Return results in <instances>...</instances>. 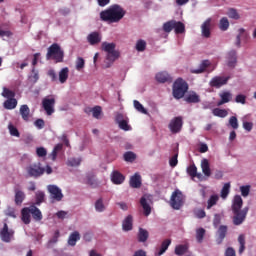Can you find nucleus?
<instances>
[{
	"instance_id": "obj_15",
	"label": "nucleus",
	"mask_w": 256,
	"mask_h": 256,
	"mask_svg": "<svg viewBox=\"0 0 256 256\" xmlns=\"http://www.w3.org/2000/svg\"><path fill=\"white\" fill-rule=\"evenodd\" d=\"M155 79L158 83H172V78L167 72H159L156 74Z\"/></svg>"
},
{
	"instance_id": "obj_57",
	"label": "nucleus",
	"mask_w": 256,
	"mask_h": 256,
	"mask_svg": "<svg viewBox=\"0 0 256 256\" xmlns=\"http://www.w3.org/2000/svg\"><path fill=\"white\" fill-rule=\"evenodd\" d=\"M229 125L231 126L232 129L237 130L239 127L238 120L236 116H231L229 119Z\"/></svg>"
},
{
	"instance_id": "obj_49",
	"label": "nucleus",
	"mask_w": 256,
	"mask_h": 256,
	"mask_svg": "<svg viewBox=\"0 0 256 256\" xmlns=\"http://www.w3.org/2000/svg\"><path fill=\"white\" fill-rule=\"evenodd\" d=\"M218 200H219V197L217 195H211V197L208 200L207 209L210 210L213 206H215Z\"/></svg>"
},
{
	"instance_id": "obj_42",
	"label": "nucleus",
	"mask_w": 256,
	"mask_h": 256,
	"mask_svg": "<svg viewBox=\"0 0 256 256\" xmlns=\"http://www.w3.org/2000/svg\"><path fill=\"white\" fill-rule=\"evenodd\" d=\"M174 29L176 35H181L185 31V25L182 22L175 21Z\"/></svg>"
},
{
	"instance_id": "obj_40",
	"label": "nucleus",
	"mask_w": 256,
	"mask_h": 256,
	"mask_svg": "<svg viewBox=\"0 0 256 256\" xmlns=\"http://www.w3.org/2000/svg\"><path fill=\"white\" fill-rule=\"evenodd\" d=\"M173 152H174V155L169 160V165L170 167L175 168L178 164V148H175Z\"/></svg>"
},
{
	"instance_id": "obj_2",
	"label": "nucleus",
	"mask_w": 256,
	"mask_h": 256,
	"mask_svg": "<svg viewBox=\"0 0 256 256\" xmlns=\"http://www.w3.org/2000/svg\"><path fill=\"white\" fill-rule=\"evenodd\" d=\"M102 21H109L110 23H119L123 17H125V10L121 6L115 4L108 10L100 13Z\"/></svg>"
},
{
	"instance_id": "obj_7",
	"label": "nucleus",
	"mask_w": 256,
	"mask_h": 256,
	"mask_svg": "<svg viewBox=\"0 0 256 256\" xmlns=\"http://www.w3.org/2000/svg\"><path fill=\"white\" fill-rule=\"evenodd\" d=\"M184 204V197L180 190H175L170 199V205L174 210H180Z\"/></svg>"
},
{
	"instance_id": "obj_55",
	"label": "nucleus",
	"mask_w": 256,
	"mask_h": 256,
	"mask_svg": "<svg viewBox=\"0 0 256 256\" xmlns=\"http://www.w3.org/2000/svg\"><path fill=\"white\" fill-rule=\"evenodd\" d=\"M251 186L250 185H243L240 187V192L244 198L248 197L250 193Z\"/></svg>"
},
{
	"instance_id": "obj_58",
	"label": "nucleus",
	"mask_w": 256,
	"mask_h": 256,
	"mask_svg": "<svg viewBox=\"0 0 256 256\" xmlns=\"http://www.w3.org/2000/svg\"><path fill=\"white\" fill-rule=\"evenodd\" d=\"M146 49V42L144 40H138L136 43V50L139 52L145 51Z\"/></svg>"
},
{
	"instance_id": "obj_62",
	"label": "nucleus",
	"mask_w": 256,
	"mask_h": 256,
	"mask_svg": "<svg viewBox=\"0 0 256 256\" xmlns=\"http://www.w3.org/2000/svg\"><path fill=\"white\" fill-rule=\"evenodd\" d=\"M32 75L30 76V81L32 83H37L39 81V72L35 71V68L32 69Z\"/></svg>"
},
{
	"instance_id": "obj_18",
	"label": "nucleus",
	"mask_w": 256,
	"mask_h": 256,
	"mask_svg": "<svg viewBox=\"0 0 256 256\" xmlns=\"http://www.w3.org/2000/svg\"><path fill=\"white\" fill-rule=\"evenodd\" d=\"M21 219L25 225L31 223V208L25 207L21 210Z\"/></svg>"
},
{
	"instance_id": "obj_6",
	"label": "nucleus",
	"mask_w": 256,
	"mask_h": 256,
	"mask_svg": "<svg viewBox=\"0 0 256 256\" xmlns=\"http://www.w3.org/2000/svg\"><path fill=\"white\" fill-rule=\"evenodd\" d=\"M47 75L48 77H50L52 82H56L59 80V83H67V80L69 79V68H62L58 74V77L57 73L53 69L48 70Z\"/></svg>"
},
{
	"instance_id": "obj_5",
	"label": "nucleus",
	"mask_w": 256,
	"mask_h": 256,
	"mask_svg": "<svg viewBox=\"0 0 256 256\" xmlns=\"http://www.w3.org/2000/svg\"><path fill=\"white\" fill-rule=\"evenodd\" d=\"M188 88V84L184 79L177 78L173 83V97L176 100L182 99L188 91Z\"/></svg>"
},
{
	"instance_id": "obj_24",
	"label": "nucleus",
	"mask_w": 256,
	"mask_h": 256,
	"mask_svg": "<svg viewBox=\"0 0 256 256\" xmlns=\"http://www.w3.org/2000/svg\"><path fill=\"white\" fill-rule=\"evenodd\" d=\"M30 213H31L34 221H42L43 220V213H41V210L39 208H37L36 206H30Z\"/></svg>"
},
{
	"instance_id": "obj_28",
	"label": "nucleus",
	"mask_w": 256,
	"mask_h": 256,
	"mask_svg": "<svg viewBox=\"0 0 256 256\" xmlns=\"http://www.w3.org/2000/svg\"><path fill=\"white\" fill-rule=\"evenodd\" d=\"M15 204L22 205L23 201H25V192L19 189H15Z\"/></svg>"
},
{
	"instance_id": "obj_11",
	"label": "nucleus",
	"mask_w": 256,
	"mask_h": 256,
	"mask_svg": "<svg viewBox=\"0 0 256 256\" xmlns=\"http://www.w3.org/2000/svg\"><path fill=\"white\" fill-rule=\"evenodd\" d=\"M230 77H224V76H215L212 78V80L210 81V86L212 88H216V89H220L221 87L227 85L228 81H229Z\"/></svg>"
},
{
	"instance_id": "obj_37",
	"label": "nucleus",
	"mask_w": 256,
	"mask_h": 256,
	"mask_svg": "<svg viewBox=\"0 0 256 256\" xmlns=\"http://www.w3.org/2000/svg\"><path fill=\"white\" fill-rule=\"evenodd\" d=\"M187 174L192 178L197 177L198 179H200V177H201V174H197V167L194 164L190 165L187 168Z\"/></svg>"
},
{
	"instance_id": "obj_60",
	"label": "nucleus",
	"mask_w": 256,
	"mask_h": 256,
	"mask_svg": "<svg viewBox=\"0 0 256 256\" xmlns=\"http://www.w3.org/2000/svg\"><path fill=\"white\" fill-rule=\"evenodd\" d=\"M85 67V60L82 57L77 58L76 60V69L77 71H81Z\"/></svg>"
},
{
	"instance_id": "obj_39",
	"label": "nucleus",
	"mask_w": 256,
	"mask_h": 256,
	"mask_svg": "<svg viewBox=\"0 0 256 256\" xmlns=\"http://www.w3.org/2000/svg\"><path fill=\"white\" fill-rule=\"evenodd\" d=\"M63 150V144H57L54 149L52 150L51 154H50V158L53 160V161H56L57 159V155L59 153V151H62Z\"/></svg>"
},
{
	"instance_id": "obj_34",
	"label": "nucleus",
	"mask_w": 256,
	"mask_h": 256,
	"mask_svg": "<svg viewBox=\"0 0 256 256\" xmlns=\"http://www.w3.org/2000/svg\"><path fill=\"white\" fill-rule=\"evenodd\" d=\"M202 172L206 177L211 176L210 165L207 159H203L201 163Z\"/></svg>"
},
{
	"instance_id": "obj_9",
	"label": "nucleus",
	"mask_w": 256,
	"mask_h": 256,
	"mask_svg": "<svg viewBox=\"0 0 256 256\" xmlns=\"http://www.w3.org/2000/svg\"><path fill=\"white\" fill-rule=\"evenodd\" d=\"M14 235L15 231L13 229H9V225H7V223H4V226L0 231L1 241H3L4 243H11V239H13Z\"/></svg>"
},
{
	"instance_id": "obj_61",
	"label": "nucleus",
	"mask_w": 256,
	"mask_h": 256,
	"mask_svg": "<svg viewBox=\"0 0 256 256\" xmlns=\"http://www.w3.org/2000/svg\"><path fill=\"white\" fill-rule=\"evenodd\" d=\"M119 128L123 131H129L131 130V126H129V122L127 120L121 121L119 124Z\"/></svg>"
},
{
	"instance_id": "obj_29",
	"label": "nucleus",
	"mask_w": 256,
	"mask_h": 256,
	"mask_svg": "<svg viewBox=\"0 0 256 256\" xmlns=\"http://www.w3.org/2000/svg\"><path fill=\"white\" fill-rule=\"evenodd\" d=\"M210 62L209 60H203L198 69H193L191 70V73H195L196 75H198L199 73H204V71H206L207 67H209Z\"/></svg>"
},
{
	"instance_id": "obj_22",
	"label": "nucleus",
	"mask_w": 256,
	"mask_h": 256,
	"mask_svg": "<svg viewBox=\"0 0 256 256\" xmlns=\"http://www.w3.org/2000/svg\"><path fill=\"white\" fill-rule=\"evenodd\" d=\"M81 240V234H79L78 231H74L70 234L69 238H68V245H70V247H75L77 245V241Z\"/></svg>"
},
{
	"instance_id": "obj_44",
	"label": "nucleus",
	"mask_w": 256,
	"mask_h": 256,
	"mask_svg": "<svg viewBox=\"0 0 256 256\" xmlns=\"http://www.w3.org/2000/svg\"><path fill=\"white\" fill-rule=\"evenodd\" d=\"M2 97L5 99H15V92L9 90V88H3Z\"/></svg>"
},
{
	"instance_id": "obj_50",
	"label": "nucleus",
	"mask_w": 256,
	"mask_h": 256,
	"mask_svg": "<svg viewBox=\"0 0 256 256\" xmlns=\"http://www.w3.org/2000/svg\"><path fill=\"white\" fill-rule=\"evenodd\" d=\"M87 185H90V187L95 188L96 182H95V174L94 173H88L87 175Z\"/></svg>"
},
{
	"instance_id": "obj_51",
	"label": "nucleus",
	"mask_w": 256,
	"mask_h": 256,
	"mask_svg": "<svg viewBox=\"0 0 256 256\" xmlns=\"http://www.w3.org/2000/svg\"><path fill=\"white\" fill-rule=\"evenodd\" d=\"M228 27H229V21L226 17H223L220 20L219 29H221V31H227Z\"/></svg>"
},
{
	"instance_id": "obj_38",
	"label": "nucleus",
	"mask_w": 256,
	"mask_h": 256,
	"mask_svg": "<svg viewBox=\"0 0 256 256\" xmlns=\"http://www.w3.org/2000/svg\"><path fill=\"white\" fill-rule=\"evenodd\" d=\"M188 250V245L180 244L175 247V254L177 256H183Z\"/></svg>"
},
{
	"instance_id": "obj_59",
	"label": "nucleus",
	"mask_w": 256,
	"mask_h": 256,
	"mask_svg": "<svg viewBox=\"0 0 256 256\" xmlns=\"http://www.w3.org/2000/svg\"><path fill=\"white\" fill-rule=\"evenodd\" d=\"M8 129L10 131V135H12V137H20V133L19 130L17 129V127L13 126V125H9Z\"/></svg>"
},
{
	"instance_id": "obj_48",
	"label": "nucleus",
	"mask_w": 256,
	"mask_h": 256,
	"mask_svg": "<svg viewBox=\"0 0 256 256\" xmlns=\"http://www.w3.org/2000/svg\"><path fill=\"white\" fill-rule=\"evenodd\" d=\"M134 108L141 114H144V115H147L148 112L147 110L142 106V104L137 101V100H134Z\"/></svg>"
},
{
	"instance_id": "obj_1",
	"label": "nucleus",
	"mask_w": 256,
	"mask_h": 256,
	"mask_svg": "<svg viewBox=\"0 0 256 256\" xmlns=\"http://www.w3.org/2000/svg\"><path fill=\"white\" fill-rule=\"evenodd\" d=\"M243 206V199L240 195H235L233 202H232V212H233V224L235 226H240L246 219V216L249 212V207Z\"/></svg>"
},
{
	"instance_id": "obj_36",
	"label": "nucleus",
	"mask_w": 256,
	"mask_h": 256,
	"mask_svg": "<svg viewBox=\"0 0 256 256\" xmlns=\"http://www.w3.org/2000/svg\"><path fill=\"white\" fill-rule=\"evenodd\" d=\"M171 245V239H165L160 247V250L158 251L157 255L162 256L168 249V247Z\"/></svg>"
},
{
	"instance_id": "obj_47",
	"label": "nucleus",
	"mask_w": 256,
	"mask_h": 256,
	"mask_svg": "<svg viewBox=\"0 0 256 256\" xmlns=\"http://www.w3.org/2000/svg\"><path fill=\"white\" fill-rule=\"evenodd\" d=\"M137 159V155H135L133 152L128 151L124 154V160L129 163H133L134 160Z\"/></svg>"
},
{
	"instance_id": "obj_3",
	"label": "nucleus",
	"mask_w": 256,
	"mask_h": 256,
	"mask_svg": "<svg viewBox=\"0 0 256 256\" xmlns=\"http://www.w3.org/2000/svg\"><path fill=\"white\" fill-rule=\"evenodd\" d=\"M117 45L115 43H108L103 42L102 43V51H105L106 53V61H105V67L109 68L117 59H119V51L115 50Z\"/></svg>"
},
{
	"instance_id": "obj_23",
	"label": "nucleus",
	"mask_w": 256,
	"mask_h": 256,
	"mask_svg": "<svg viewBox=\"0 0 256 256\" xmlns=\"http://www.w3.org/2000/svg\"><path fill=\"white\" fill-rule=\"evenodd\" d=\"M140 205L142 209L144 210V215L148 217L151 214V206L147 202L146 195L142 196L140 198Z\"/></svg>"
},
{
	"instance_id": "obj_45",
	"label": "nucleus",
	"mask_w": 256,
	"mask_h": 256,
	"mask_svg": "<svg viewBox=\"0 0 256 256\" xmlns=\"http://www.w3.org/2000/svg\"><path fill=\"white\" fill-rule=\"evenodd\" d=\"M67 165L69 167H79V165H81V158H69Z\"/></svg>"
},
{
	"instance_id": "obj_8",
	"label": "nucleus",
	"mask_w": 256,
	"mask_h": 256,
	"mask_svg": "<svg viewBox=\"0 0 256 256\" xmlns=\"http://www.w3.org/2000/svg\"><path fill=\"white\" fill-rule=\"evenodd\" d=\"M183 127V119L181 116L174 117L169 125L168 128L172 134H178L180 133L181 129Z\"/></svg>"
},
{
	"instance_id": "obj_17",
	"label": "nucleus",
	"mask_w": 256,
	"mask_h": 256,
	"mask_svg": "<svg viewBox=\"0 0 256 256\" xmlns=\"http://www.w3.org/2000/svg\"><path fill=\"white\" fill-rule=\"evenodd\" d=\"M228 231V227L226 225H221L218 228V238L216 240L217 245H221L224 239L226 238V234Z\"/></svg>"
},
{
	"instance_id": "obj_43",
	"label": "nucleus",
	"mask_w": 256,
	"mask_h": 256,
	"mask_svg": "<svg viewBox=\"0 0 256 256\" xmlns=\"http://www.w3.org/2000/svg\"><path fill=\"white\" fill-rule=\"evenodd\" d=\"M174 25H175V20H170V21L164 23L163 31H165V33H171L172 30L174 29Z\"/></svg>"
},
{
	"instance_id": "obj_16",
	"label": "nucleus",
	"mask_w": 256,
	"mask_h": 256,
	"mask_svg": "<svg viewBox=\"0 0 256 256\" xmlns=\"http://www.w3.org/2000/svg\"><path fill=\"white\" fill-rule=\"evenodd\" d=\"M142 185L141 176L139 173H135L130 177V187L133 189H139Z\"/></svg>"
},
{
	"instance_id": "obj_35",
	"label": "nucleus",
	"mask_w": 256,
	"mask_h": 256,
	"mask_svg": "<svg viewBox=\"0 0 256 256\" xmlns=\"http://www.w3.org/2000/svg\"><path fill=\"white\" fill-rule=\"evenodd\" d=\"M17 107V99L9 98L4 102V109L13 110Z\"/></svg>"
},
{
	"instance_id": "obj_25",
	"label": "nucleus",
	"mask_w": 256,
	"mask_h": 256,
	"mask_svg": "<svg viewBox=\"0 0 256 256\" xmlns=\"http://www.w3.org/2000/svg\"><path fill=\"white\" fill-rule=\"evenodd\" d=\"M185 101L188 104H198L201 102L200 96L196 92H190L187 97L185 98Z\"/></svg>"
},
{
	"instance_id": "obj_31",
	"label": "nucleus",
	"mask_w": 256,
	"mask_h": 256,
	"mask_svg": "<svg viewBox=\"0 0 256 256\" xmlns=\"http://www.w3.org/2000/svg\"><path fill=\"white\" fill-rule=\"evenodd\" d=\"M212 114L214 117L224 119L228 116V111L226 109L214 108Z\"/></svg>"
},
{
	"instance_id": "obj_27",
	"label": "nucleus",
	"mask_w": 256,
	"mask_h": 256,
	"mask_svg": "<svg viewBox=\"0 0 256 256\" xmlns=\"http://www.w3.org/2000/svg\"><path fill=\"white\" fill-rule=\"evenodd\" d=\"M20 115L23 121H29V117H31V109L27 104L20 106Z\"/></svg>"
},
{
	"instance_id": "obj_19",
	"label": "nucleus",
	"mask_w": 256,
	"mask_h": 256,
	"mask_svg": "<svg viewBox=\"0 0 256 256\" xmlns=\"http://www.w3.org/2000/svg\"><path fill=\"white\" fill-rule=\"evenodd\" d=\"M227 59H228V62H227L228 67H230L231 69H234V67H236V65H237V53H236V51L231 50L228 53Z\"/></svg>"
},
{
	"instance_id": "obj_14",
	"label": "nucleus",
	"mask_w": 256,
	"mask_h": 256,
	"mask_svg": "<svg viewBox=\"0 0 256 256\" xmlns=\"http://www.w3.org/2000/svg\"><path fill=\"white\" fill-rule=\"evenodd\" d=\"M220 101L217 102V107H221L232 100V94L229 91H224L219 94Z\"/></svg>"
},
{
	"instance_id": "obj_13",
	"label": "nucleus",
	"mask_w": 256,
	"mask_h": 256,
	"mask_svg": "<svg viewBox=\"0 0 256 256\" xmlns=\"http://www.w3.org/2000/svg\"><path fill=\"white\" fill-rule=\"evenodd\" d=\"M48 192L50 193L51 198L54 199V201H61L63 199V192H61V189L58 188L56 185H49Z\"/></svg>"
},
{
	"instance_id": "obj_33",
	"label": "nucleus",
	"mask_w": 256,
	"mask_h": 256,
	"mask_svg": "<svg viewBox=\"0 0 256 256\" xmlns=\"http://www.w3.org/2000/svg\"><path fill=\"white\" fill-rule=\"evenodd\" d=\"M59 237H61V233L59 232V230H56L52 238L48 241L47 248L51 249V247H53L56 243H58Z\"/></svg>"
},
{
	"instance_id": "obj_46",
	"label": "nucleus",
	"mask_w": 256,
	"mask_h": 256,
	"mask_svg": "<svg viewBox=\"0 0 256 256\" xmlns=\"http://www.w3.org/2000/svg\"><path fill=\"white\" fill-rule=\"evenodd\" d=\"M205 233L206 231L202 227L196 230V239L198 243H202Z\"/></svg>"
},
{
	"instance_id": "obj_41",
	"label": "nucleus",
	"mask_w": 256,
	"mask_h": 256,
	"mask_svg": "<svg viewBox=\"0 0 256 256\" xmlns=\"http://www.w3.org/2000/svg\"><path fill=\"white\" fill-rule=\"evenodd\" d=\"M230 188H231V185L228 182V183H225L223 188L221 189V198L223 200H225L228 197V195L230 193Z\"/></svg>"
},
{
	"instance_id": "obj_26",
	"label": "nucleus",
	"mask_w": 256,
	"mask_h": 256,
	"mask_svg": "<svg viewBox=\"0 0 256 256\" xmlns=\"http://www.w3.org/2000/svg\"><path fill=\"white\" fill-rule=\"evenodd\" d=\"M122 228L125 232H129L131 230H133V216L132 215H128L123 223H122Z\"/></svg>"
},
{
	"instance_id": "obj_63",
	"label": "nucleus",
	"mask_w": 256,
	"mask_h": 256,
	"mask_svg": "<svg viewBox=\"0 0 256 256\" xmlns=\"http://www.w3.org/2000/svg\"><path fill=\"white\" fill-rule=\"evenodd\" d=\"M36 154L39 157H47V149L43 148V147H38L36 149Z\"/></svg>"
},
{
	"instance_id": "obj_56",
	"label": "nucleus",
	"mask_w": 256,
	"mask_h": 256,
	"mask_svg": "<svg viewBox=\"0 0 256 256\" xmlns=\"http://www.w3.org/2000/svg\"><path fill=\"white\" fill-rule=\"evenodd\" d=\"M43 201H45V193L38 191L36 193V205H41V203H43Z\"/></svg>"
},
{
	"instance_id": "obj_32",
	"label": "nucleus",
	"mask_w": 256,
	"mask_h": 256,
	"mask_svg": "<svg viewBox=\"0 0 256 256\" xmlns=\"http://www.w3.org/2000/svg\"><path fill=\"white\" fill-rule=\"evenodd\" d=\"M148 238H149V232L146 229L139 228L138 242L145 243Z\"/></svg>"
},
{
	"instance_id": "obj_21",
	"label": "nucleus",
	"mask_w": 256,
	"mask_h": 256,
	"mask_svg": "<svg viewBox=\"0 0 256 256\" xmlns=\"http://www.w3.org/2000/svg\"><path fill=\"white\" fill-rule=\"evenodd\" d=\"M111 181L115 185H121L125 181V176H123L119 171H114L111 176Z\"/></svg>"
},
{
	"instance_id": "obj_4",
	"label": "nucleus",
	"mask_w": 256,
	"mask_h": 256,
	"mask_svg": "<svg viewBox=\"0 0 256 256\" xmlns=\"http://www.w3.org/2000/svg\"><path fill=\"white\" fill-rule=\"evenodd\" d=\"M47 61H55V63H63V59H65V52L61 49V46L57 43H53L47 51L46 54Z\"/></svg>"
},
{
	"instance_id": "obj_30",
	"label": "nucleus",
	"mask_w": 256,
	"mask_h": 256,
	"mask_svg": "<svg viewBox=\"0 0 256 256\" xmlns=\"http://www.w3.org/2000/svg\"><path fill=\"white\" fill-rule=\"evenodd\" d=\"M249 35L246 33L245 29L240 28L239 29V35L236 38V47H241V39H244V41H247Z\"/></svg>"
},
{
	"instance_id": "obj_12",
	"label": "nucleus",
	"mask_w": 256,
	"mask_h": 256,
	"mask_svg": "<svg viewBox=\"0 0 256 256\" xmlns=\"http://www.w3.org/2000/svg\"><path fill=\"white\" fill-rule=\"evenodd\" d=\"M42 107L47 115L55 113V98H44L42 100Z\"/></svg>"
},
{
	"instance_id": "obj_64",
	"label": "nucleus",
	"mask_w": 256,
	"mask_h": 256,
	"mask_svg": "<svg viewBox=\"0 0 256 256\" xmlns=\"http://www.w3.org/2000/svg\"><path fill=\"white\" fill-rule=\"evenodd\" d=\"M225 256H236V251L233 247H228L224 253Z\"/></svg>"
},
{
	"instance_id": "obj_54",
	"label": "nucleus",
	"mask_w": 256,
	"mask_h": 256,
	"mask_svg": "<svg viewBox=\"0 0 256 256\" xmlns=\"http://www.w3.org/2000/svg\"><path fill=\"white\" fill-rule=\"evenodd\" d=\"M228 17H230V19H235V20L240 19V15L238 14L237 10L234 8L229 9Z\"/></svg>"
},
{
	"instance_id": "obj_20",
	"label": "nucleus",
	"mask_w": 256,
	"mask_h": 256,
	"mask_svg": "<svg viewBox=\"0 0 256 256\" xmlns=\"http://www.w3.org/2000/svg\"><path fill=\"white\" fill-rule=\"evenodd\" d=\"M211 18H208L201 26L202 35L208 39L211 35Z\"/></svg>"
},
{
	"instance_id": "obj_53",
	"label": "nucleus",
	"mask_w": 256,
	"mask_h": 256,
	"mask_svg": "<svg viewBox=\"0 0 256 256\" xmlns=\"http://www.w3.org/2000/svg\"><path fill=\"white\" fill-rule=\"evenodd\" d=\"M88 43L90 45H97V32H92L88 37H87Z\"/></svg>"
},
{
	"instance_id": "obj_10",
	"label": "nucleus",
	"mask_w": 256,
	"mask_h": 256,
	"mask_svg": "<svg viewBox=\"0 0 256 256\" xmlns=\"http://www.w3.org/2000/svg\"><path fill=\"white\" fill-rule=\"evenodd\" d=\"M27 173L30 177H41L45 173V168L41 167V163L32 164L27 167Z\"/></svg>"
},
{
	"instance_id": "obj_52",
	"label": "nucleus",
	"mask_w": 256,
	"mask_h": 256,
	"mask_svg": "<svg viewBox=\"0 0 256 256\" xmlns=\"http://www.w3.org/2000/svg\"><path fill=\"white\" fill-rule=\"evenodd\" d=\"M84 111L85 113H87V115H91L92 113V117H94V119H97V106H94L93 108L86 107Z\"/></svg>"
}]
</instances>
